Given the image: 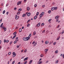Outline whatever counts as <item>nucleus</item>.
<instances>
[{
	"label": "nucleus",
	"mask_w": 64,
	"mask_h": 64,
	"mask_svg": "<svg viewBox=\"0 0 64 64\" xmlns=\"http://www.w3.org/2000/svg\"><path fill=\"white\" fill-rule=\"evenodd\" d=\"M29 39V38H28V37L24 38H23V40L24 41H28Z\"/></svg>",
	"instance_id": "f257e3e1"
},
{
	"label": "nucleus",
	"mask_w": 64,
	"mask_h": 64,
	"mask_svg": "<svg viewBox=\"0 0 64 64\" xmlns=\"http://www.w3.org/2000/svg\"><path fill=\"white\" fill-rule=\"evenodd\" d=\"M4 26H2V29H3V28L4 30V31H6V28H5V27H4Z\"/></svg>",
	"instance_id": "f03ea898"
},
{
	"label": "nucleus",
	"mask_w": 64,
	"mask_h": 64,
	"mask_svg": "<svg viewBox=\"0 0 64 64\" xmlns=\"http://www.w3.org/2000/svg\"><path fill=\"white\" fill-rule=\"evenodd\" d=\"M18 18H19V16H17V15H16L15 18L16 19V20H17V19H18Z\"/></svg>",
	"instance_id": "7ed1b4c3"
},
{
	"label": "nucleus",
	"mask_w": 64,
	"mask_h": 64,
	"mask_svg": "<svg viewBox=\"0 0 64 64\" xmlns=\"http://www.w3.org/2000/svg\"><path fill=\"white\" fill-rule=\"evenodd\" d=\"M21 4V2H18L17 5H20V4Z\"/></svg>",
	"instance_id": "20e7f679"
},
{
	"label": "nucleus",
	"mask_w": 64,
	"mask_h": 64,
	"mask_svg": "<svg viewBox=\"0 0 64 64\" xmlns=\"http://www.w3.org/2000/svg\"><path fill=\"white\" fill-rule=\"evenodd\" d=\"M55 18L56 19H59V16H56L55 17Z\"/></svg>",
	"instance_id": "39448f33"
},
{
	"label": "nucleus",
	"mask_w": 64,
	"mask_h": 64,
	"mask_svg": "<svg viewBox=\"0 0 64 64\" xmlns=\"http://www.w3.org/2000/svg\"><path fill=\"white\" fill-rule=\"evenodd\" d=\"M28 59V57H27V58H25V59H24V61H26V60H27V59Z\"/></svg>",
	"instance_id": "423d86ee"
},
{
	"label": "nucleus",
	"mask_w": 64,
	"mask_h": 64,
	"mask_svg": "<svg viewBox=\"0 0 64 64\" xmlns=\"http://www.w3.org/2000/svg\"><path fill=\"white\" fill-rule=\"evenodd\" d=\"M54 9H55V7H52V8L51 9V10H52V11H53V10H54Z\"/></svg>",
	"instance_id": "0eeeda50"
},
{
	"label": "nucleus",
	"mask_w": 64,
	"mask_h": 64,
	"mask_svg": "<svg viewBox=\"0 0 64 64\" xmlns=\"http://www.w3.org/2000/svg\"><path fill=\"white\" fill-rule=\"evenodd\" d=\"M49 43V42L48 41H46L45 42V43L46 44H47L48 43Z\"/></svg>",
	"instance_id": "6e6552de"
},
{
	"label": "nucleus",
	"mask_w": 64,
	"mask_h": 64,
	"mask_svg": "<svg viewBox=\"0 0 64 64\" xmlns=\"http://www.w3.org/2000/svg\"><path fill=\"white\" fill-rule=\"evenodd\" d=\"M40 23H39L38 24H37V26L38 27H39L40 26Z\"/></svg>",
	"instance_id": "1a4fd4ad"
},
{
	"label": "nucleus",
	"mask_w": 64,
	"mask_h": 64,
	"mask_svg": "<svg viewBox=\"0 0 64 64\" xmlns=\"http://www.w3.org/2000/svg\"><path fill=\"white\" fill-rule=\"evenodd\" d=\"M31 34H30L28 36V38H29V39H30V37H31Z\"/></svg>",
	"instance_id": "9d476101"
},
{
	"label": "nucleus",
	"mask_w": 64,
	"mask_h": 64,
	"mask_svg": "<svg viewBox=\"0 0 64 64\" xmlns=\"http://www.w3.org/2000/svg\"><path fill=\"white\" fill-rule=\"evenodd\" d=\"M27 11H29L30 10V8L28 7L27 8Z\"/></svg>",
	"instance_id": "9b49d317"
},
{
	"label": "nucleus",
	"mask_w": 64,
	"mask_h": 64,
	"mask_svg": "<svg viewBox=\"0 0 64 64\" xmlns=\"http://www.w3.org/2000/svg\"><path fill=\"white\" fill-rule=\"evenodd\" d=\"M42 63V61H41V62H38V64H41Z\"/></svg>",
	"instance_id": "f8f14e48"
},
{
	"label": "nucleus",
	"mask_w": 64,
	"mask_h": 64,
	"mask_svg": "<svg viewBox=\"0 0 64 64\" xmlns=\"http://www.w3.org/2000/svg\"><path fill=\"white\" fill-rule=\"evenodd\" d=\"M32 61H33V60H30L29 62V64H31V63H32Z\"/></svg>",
	"instance_id": "ddd939ff"
},
{
	"label": "nucleus",
	"mask_w": 64,
	"mask_h": 64,
	"mask_svg": "<svg viewBox=\"0 0 64 64\" xmlns=\"http://www.w3.org/2000/svg\"><path fill=\"white\" fill-rule=\"evenodd\" d=\"M52 43H53V41L52 42H49V44L50 45H51V44H52Z\"/></svg>",
	"instance_id": "4468645a"
},
{
	"label": "nucleus",
	"mask_w": 64,
	"mask_h": 64,
	"mask_svg": "<svg viewBox=\"0 0 64 64\" xmlns=\"http://www.w3.org/2000/svg\"><path fill=\"white\" fill-rule=\"evenodd\" d=\"M27 16H30V13L29 12Z\"/></svg>",
	"instance_id": "2eb2a0df"
},
{
	"label": "nucleus",
	"mask_w": 64,
	"mask_h": 64,
	"mask_svg": "<svg viewBox=\"0 0 64 64\" xmlns=\"http://www.w3.org/2000/svg\"><path fill=\"white\" fill-rule=\"evenodd\" d=\"M44 51H45V52H47V51H48V49H45L44 50Z\"/></svg>",
	"instance_id": "dca6fc26"
},
{
	"label": "nucleus",
	"mask_w": 64,
	"mask_h": 64,
	"mask_svg": "<svg viewBox=\"0 0 64 64\" xmlns=\"http://www.w3.org/2000/svg\"><path fill=\"white\" fill-rule=\"evenodd\" d=\"M22 31V29L21 28H20L19 30V32H21Z\"/></svg>",
	"instance_id": "f3484780"
},
{
	"label": "nucleus",
	"mask_w": 64,
	"mask_h": 64,
	"mask_svg": "<svg viewBox=\"0 0 64 64\" xmlns=\"http://www.w3.org/2000/svg\"><path fill=\"white\" fill-rule=\"evenodd\" d=\"M42 16H43V15L41 14H40V17H42Z\"/></svg>",
	"instance_id": "a211bd4d"
},
{
	"label": "nucleus",
	"mask_w": 64,
	"mask_h": 64,
	"mask_svg": "<svg viewBox=\"0 0 64 64\" xmlns=\"http://www.w3.org/2000/svg\"><path fill=\"white\" fill-rule=\"evenodd\" d=\"M55 53H56V54L58 53V50H56L55 52Z\"/></svg>",
	"instance_id": "6ab92c4d"
},
{
	"label": "nucleus",
	"mask_w": 64,
	"mask_h": 64,
	"mask_svg": "<svg viewBox=\"0 0 64 64\" xmlns=\"http://www.w3.org/2000/svg\"><path fill=\"white\" fill-rule=\"evenodd\" d=\"M22 10V9L21 8H20L18 10V12H20V11H21Z\"/></svg>",
	"instance_id": "aec40b11"
},
{
	"label": "nucleus",
	"mask_w": 64,
	"mask_h": 64,
	"mask_svg": "<svg viewBox=\"0 0 64 64\" xmlns=\"http://www.w3.org/2000/svg\"><path fill=\"white\" fill-rule=\"evenodd\" d=\"M37 16H34V20H35L36 19V18H37Z\"/></svg>",
	"instance_id": "412c9836"
},
{
	"label": "nucleus",
	"mask_w": 64,
	"mask_h": 64,
	"mask_svg": "<svg viewBox=\"0 0 64 64\" xmlns=\"http://www.w3.org/2000/svg\"><path fill=\"white\" fill-rule=\"evenodd\" d=\"M16 54H13V57H15L16 56Z\"/></svg>",
	"instance_id": "4be33fe9"
},
{
	"label": "nucleus",
	"mask_w": 64,
	"mask_h": 64,
	"mask_svg": "<svg viewBox=\"0 0 64 64\" xmlns=\"http://www.w3.org/2000/svg\"><path fill=\"white\" fill-rule=\"evenodd\" d=\"M60 38V36H59V38H57L56 40H59V39Z\"/></svg>",
	"instance_id": "5701e85b"
},
{
	"label": "nucleus",
	"mask_w": 64,
	"mask_h": 64,
	"mask_svg": "<svg viewBox=\"0 0 64 64\" xmlns=\"http://www.w3.org/2000/svg\"><path fill=\"white\" fill-rule=\"evenodd\" d=\"M44 56L42 54L40 55V57H43Z\"/></svg>",
	"instance_id": "b1692460"
},
{
	"label": "nucleus",
	"mask_w": 64,
	"mask_h": 64,
	"mask_svg": "<svg viewBox=\"0 0 64 64\" xmlns=\"http://www.w3.org/2000/svg\"><path fill=\"white\" fill-rule=\"evenodd\" d=\"M36 32H34V34H33V35H35V34H36Z\"/></svg>",
	"instance_id": "393cba45"
},
{
	"label": "nucleus",
	"mask_w": 64,
	"mask_h": 64,
	"mask_svg": "<svg viewBox=\"0 0 64 64\" xmlns=\"http://www.w3.org/2000/svg\"><path fill=\"white\" fill-rule=\"evenodd\" d=\"M57 7H54V10H57Z\"/></svg>",
	"instance_id": "a878e982"
},
{
	"label": "nucleus",
	"mask_w": 64,
	"mask_h": 64,
	"mask_svg": "<svg viewBox=\"0 0 64 64\" xmlns=\"http://www.w3.org/2000/svg\"><path fill=\"white\" fill-rule=\"evenodd\" d=\"M56 42H55L54 43L53 45H56Z\"/></svg>",
	"instance_id": "bb28decb"
},
{
	"label": "nucleus",
	"mask_w": 64,
	"mask_h": 64,
	"mask_svg": "<svg viewBox=\"0 0 64 64\" xmlns=\"http://www.w3.org/2000/svg\"><path fill=\"white\" fill-rule=\"evenodd\" d=\"M5 13V10H4L2 12V13L3 14H4V13Z\"/></svg>",
	"instance_id": "cd10ccee"
},
{
	"label": "nucleus",
	"mask_w": 64,
	"mask_h": 64,
	"mask_svg": "<svg viewBox=\"0 0 64 64\" xmlns=\"http://www.w3.org/2000/svg\"><path fill=\"white\" fill-rule=\"evenodd\" d=\"M44 23H42L41 24V26H44Z\"/></svg>",
	"instance_id": "c85d7f7f"
},
{
	"label": "nucleus",
	"mask_w": 64,
	"mask_h": 64,
	"mask_svg": "<svg viewBox=\"0 0 64 64\" xmlns=\"http://www.w3.org/2000/svg\"><path fill=\"white\" fill-rule=\"evenodd\" d=\"M20 14V12H18L17 14V15H19V14Z\"/></svg>",
	"instance_id": "c756f323"
},
{
	"label": "nucleus",
	"mask_w": 64,
	"mask_h": 64,
	"mask_svg": "<svg viewBox=\"0 0 64 64\" xmlns=\"http://www.w3.org/2000/svg\"><path fill=\"white\" fill-rule=\"evenodd\" d=\"M37 4H36L34 5V7H37Z\"/></svg>",
	"instance_id": "7c9ffc66"
},
{
	"label": "nucleus",
	"mask_w": 64,
	"mask_h": 64,
	"mask_svg": "<svg viewBox=\"0 0 64 64\" xmlns=\"http://www.w3.org/2000/svg\"><path fill=\"white\" fill-rule=\"evenodd\" d=\"M42 15H43L44 14V12H42V13L41 14Z\"/></svg>",
	"instance_id": "2f4dec72"
},
{
	"label": "nucleus",
	"mask_w": 64,
	"mask_h": 64,
	"mask_svg": "<svg viewBox=\"0 0 64 64\" xmlns=\"http://www.w3.org/2000/svg\"><path fill=\"white\" fill-rule=\"evenodd\" d=\"M39 12H38L36 14V15H37V16H38V15L39 14Z\"/></svg>",
	"instance_id": "473e14b6"
},
{
	"label": "nucleus",
	"mask_w": 64,
	"mask_h": 64,
	"mask_svg": "<svg viewBox=\"0 0 64 64\" xmlns=\"http://www.w3.org/2000/svg\"><path fill=\"white\" fill-rule=\"evenodd\" d=\"M27 63V61H26V62H24V64H26V63Z\"/></svg>",
	"instance_id": "72a5a7b5"
},
{
	"label": "nucleus",
	"mask_w": 64,
	"mask_h": 64,
	"mask_svg": "<svg viewBox=\"0 0 64 64\" xmlns=\"http://www.w3.org/2000/svg\"><path fill=\"white\" fill-rule=\"evenodd\" d=\"M27 52V50L26 49L24 52V53H25Z\"/></svg>",
	"instance_id": "f704fd0d"
},
{
	"label": "nucleus",
	"mask_w": 64,
	"mask_h": 64,
	"mask_svg": "<svg viewBox=\"0 0 64 64\" xmlns=\"http://www.w3.org/2000/svg\"><path fill=\"white\" fill-rule=\"evenodd\" d=\"M11 52H9L8 54V55H10V54H11Z\"/></svg>",
	"instance_id": "c9c22d12"
},
{
	"label": "nucleus",
	"mask_w": 64,
	"mask_h": 64,
	"mask_svg": "<svg viewBox=\"0 0 64 64\" xmlns=\"http://www.w3.org/2000/svg\"><path fill=\"white\" fill-rule=\"evenodd\" d=\"M51 12V10H49L48 12L49 13H50Z\"/></svg>",
	"instance_id": "e433bc0d"
},
{
	"label": "nucleus",
	"mask_w": 64,
	"mask_h": 64,
	"mask_svg": "<svg viewBox=\"0 0 64 64\" xmlns=\"http://www.w3.org/2000/svg\"><path fill=\"white\" fill-rule=\"evenodd\" d=\"M42 7L43 8H44L45 7V5H43L42 6Z\"/></svg>",
	"instance_id": "4c0bfd02"
},
{
	"label": "nucleus",
	"mask_w": 64,
	"mask_h": 64,
	"mask_svg": "<svg viewBox=\"0 0 64 64\" xmlns=\"http://www.w3.org/2000/svg\"><path fill=\"white\" fill-rule=\"evenodd\" d=\"M51 20H52V19H50V20H48V22H50V21H51Z\"/></svg>",
	"instance_id": "58836bf2"
},
{
	"label": "nucleus",
	"mask_w": 64,
	"mask_h": 64,
	"mask_svg": "<svg viewBox=\"0 0 64 64\" xmlns=\"http://www.w3.org/2000/svg\"><path fill=\"white\" fill-rule=\"evenodd\" d=\"M12 42H13L12 41H11V42H10V45H11V44L12 43Z\"/></svg>",
	"instance_id": "ea45409f"
},
{
	"label": "nucleus",
	"mask_w": 64,
	"mask_h": 64,
	"mask_svg": "<svg viewBox=\"0 0 64 64\" xmlns=\"http://www.w3.org/2000/svg\"><path fill=\"white\" fill-rule=\"evenodd\" d=\"M30 26V24H28L27 25V27H29Z\"/></svg>",
	"instance_id": "a19ab883"
},
{
	"label": "nucleus",
	"mask_w": 64,
	"mask_h": 64,
	"mask_svg": "<svg viewBox=\"0 0 64 64\" xmlns=\"http://www.w3.org/2000/svg\"><path fill=\"white\" fill-rule=\"evenodd\" d=\"M16 32H15L14 33L13 35H15V34H16Z\"/></svg>",
	"instance_id": "79ce46f5"
},
{
	"label": "nucleus",
	"mask_w": 64,
	"mask_h": 64,
	"mask_svg": "<svg viewBox=\"0 0 64 64\" xmlns=\"http://www.w3.org/2000/svg\"><path fill=\"white\" fill-rule=\"evenodd\" d=\"M4 43H6V40H4Z\"/></svg>",
	"instance_id": "37998d69"
},
{
	"label": "nucleus",
	"mask_w": 64,
	"mask_h": 64,
	"mask_svg": "<svg viewBox=\"0 0 64 64\" xmlns=\"http://www.w3.org/2000/svg\"><path fill=\"white\" fill-rule=\"evenodd\" d=\"M58 60H57L56 61V63H58Z\"/></svg>",
	"instance_id": "c03bdc74"
},
{
	"label": "nucleus",
	"mask_w": 64,
	"mask_h": 64,
	"mask_svg": "<svg viewBox=\"0 0 64 64\" xmlns=\"http://www.w3.org/2000/svg\"><path fill=\"white\" fill-rule=\"evenodd\" d=\"M14 63H15V61H14L12 62V64H14Z\"/></svg>",
	"instance_id": "a18cd8bd"
},
{
	"label": "nucleus",
	"mask_w": 64,
	"mask_h": 64,
	"mask_svg": "<svg viewBox=\"0 0 64 64\" xmlns=\"http://www.w3.org/2000/svg\"><path fill=\"white\" fill-rule=\"evenodd\" d=\"M45 30H44L43 32L42 33H45Z\"/></svg>",
	"instance_id": "49530a36"
},
{
	"label": "nucleus",
	"mask_w": 64,
	"mask_h": 64,
	"mask_svg": "<svg viewBox=\"0 0 64 64\" xmlns=\"http://www.w3.org/2000/svg\"><path fill=\"white\" fill-rule=\"evenodd\" d=\"M19 46L18 45L16 46V47H17V48H19Z\"/></svg>",
	"instance_id": "de8ad7c7"
},
{
	"label": "nucleus",
	"mask_w": 64,
	"mask_h": 64,
	"mask_svg": "<svg viewBox=\"0 0 64 64\" xmlns=\"http://www.w3.org/2000/svg\"><path fill=\"white\" fill-rule=\"evenodd\" d=\"M25 16V14H23V15H22V17H24V16Z\"/></svg>",
	"instance_id": "09e8293b"
},
{
	"label": "nucleus",
	"mask_w": 64,
	"mask_h": 64,
	"mask_svg": "<svg viewBox=\"0 0 64 64\" xmlns=\"http://www.w3.org/2000/svg\"><path fill=\"white\" fill-rule=\"evenodd\" d=\"M16 42H17L16 41H14V44H15V43H16Z\"/></svg>",
	"instance_id": "8fccbe9b"
},
{
	"label": "nucleus",
	"mask_w": 64,
	"mask_h": 64,
	"mask_svg": "<svg viewBox=\"0 0 64 64\" xmlns=\"http://www.w3.org/2000/svg\"><path fill=\"white\" fill-rule=\"evenodd\" d=\"M37 45V43H36L34 44V46H36Z\"/></svg>",
	"instance_id": "3c124183"
},
{
	"label": "nucleus",
	"mask_w": 64,
	"mask_h": 64,
	"mask_svg": "<svg viewBox=\"0 0 64 64\" xmlns=\"http://www.w3.org/2000/svg\"><path fill=\"white\" fill-rule=\"evenodd\" d=\"M30 20H28L27 22V23H28V22H29Z\"/></svg>",
	"instance_id": "603ef678"
},
{
	"label": "nucleus",
	"mask_w": 64,
	"mask_h": 64,
	"mask_svg": "<svg viewBox=\"0 0 64 64\" xmlns=\"http://www.w3.org/2000/svg\"><path fill=\"white\" fill-rule=\"evenodd\" d=\"M8 42H9V40H7L6 41V43H8Z\"/></svg>",
	"instance_id": "864d4df0"
},
{
	"label": "nucleus",
	"mask_w": 64,
	"mask_h": 64,
	"mask_svg": "<svg viewBox=\"0 0 64 64\" xmlns=\"http://www.w3.org/2000/svg\"><path fill=\"white\" fill-rule=\"evenodd\" d=\"M15 54V53L14 52H13L12 54L13 55L14 54Z\"/></svg>",
	"instance_id": "5fc2aeb1"
},
{
	"label": "nucleus",
	"mask_w": 64,
	"mask_h": 64,
	"mask_svg": "<svg viewBox=\"0 0 64 64\" xmlns=\"http://www.w3.org/2000/svg\"><path fill=\"white\" fill-rule=\"evenodd\" d=\"M46 32H47L46 33H47V34H48V33L49 32V31L48 30H47V31H46Z\"/></svg>",
	"instance_id": "6e6d98bb"
},
{
	"label": "nucleus",
	"mask_w": 64,
	"mask_h": 64,
	"mask_svg": "<svg viewBox=\"0 0 64 64\" xmlns=\"http://www.w3.org/2000/svg\"><path fill=\"white\" fill-rule=\"evenodd\" d=\"M16 9H17L16 8H14V10H16Z\"/></svg>",
	"instance_id": "4d7b16f0"
},
{
	"label": "nucleus",
	"mask_w": 64,
	"mask_h": 64,
	"mask_svg": "<svg viewBox=\"0 0 64 64\" xmlns=\"http://www.w3.org/2000/svg\"><path fill=\"white\" fill-rule=\"evenodd\" d=\"M8 13H9V12H6V15H8Z\"/></svg>",
	"instance_id": "13d9d810"
},
{
	"label": "nucleus",
	"mask_w": 64,
	"mask_h": 64,
	"mask_svg": "<svg viewBox=\"0 0 64 64\" xmlns=\"http://www.w3.org/2000/svg\"><path fill=\"white\" fill-rule=\"evenodd\" d=\"M49 62V60H47V61H46V63H48V62Z\"/></svg>",
	"instance_id": "bf43d9fd"
},
{
	"label": "nucleus",
	"mask_w": 64,
	"mask_h": 64,
	"mask_svg": "<svg viewBox=\"0 0 64 64\" xmlns=\"http://www.w3.org/2000/svg\"><path fill=\"white\" fill-rule=\"evenodd\" d=\"M35 43V41H34V42L32 43V44H34Z\"/></svg>",
	"instance_id": "052dcab7"
},
{
	"label": "nucleus",
	"mask_w": 64,
	"mask_h": 64,
	"mask_svg": "<svg viewBox=\"0 0 64 64\" xmlns=\"http://www.w3.org/2000/svg\"><path fill=\"white\" fill-rule=\"evenodd\" d=\"M64 33V30H63L62 32V34H63V33Z\"/></svg>",
	"instance_id": "680f3d73"
},
{
	"label": "nucleus",
	"mask_w": 64,
	"mask_h": 64,
	"mask_svg": "<svg viewBox=\"0 0 64 64\" xmlns=\"http://www.w3.org/2000/svg\"><path fill=\"white\" fill-rule=\"evenodd\" d=\"M24 51V50H22L21 51V52H22H22H23Z\"/></svg>",
	"instance_id": "e2e57ef3"
},
{
	"label": "nucleus",
	"mask_w": 64,
	"mask_h": 64,
	"mask_svg": "<svg viewBox=\"0 0 64 64\" xmlns=\"http://www.w3.org/2000/svg\"><path fill=\"white\" fill-rule=\"evenodd\" d=\"M2 19H1V20H0V23H1L2 22Z\"/></svg>",
	"instance_id": "0e129e2a"
},
{
	"label": "nucleus",
	"mask_w": 64,
	"mask_h": 64,
	"mask_svg": "<svg viewBox=\"0 0 64 64\" xmlns=\"http://www.w3.org/2000/svg\"><path fill=\"white\" fill-rule=\"evenodd\" d=\"M18 27H16V29H18Z\"/></svg>",
	"instance_id": "69168bd1"
},
{
	"label": "nucleus",
	"mask_w": 64,
	"mask_h": 64,
	"mask_svg": "<svg viewBox=\"0 0 64 64\" xmlns=\"http://www.w3.org/2000/svg\"><path fill=\"white\" fill-rule=\"evenodd\" d=\"M27 1V0H24V3H25L26 2V1Z\"/></svg>",
	"instance_id": "338daca9"
},
{
	"label": "nucleus",
	"mask_w": 64,
	"mask_h": 64,
	"mask_svg": "<svg viewBox=\"0 0 64 64\" xmlns=\"http://www.w3.org/2000/svg\"><path fill=\"white\" fill-rule=\"evenodd\" d=\"M59 20L58 19L56 20V22H58V20Z\"/></svg>",
	"instance_id": "774afa93"
}]
</instances>
